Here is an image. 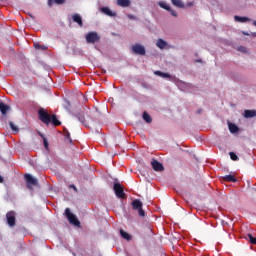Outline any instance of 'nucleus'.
<instances>
[{
	"mask_svg": "<svg viewBox=\"0 0 256 256\" xmlns=\"http://www.w3.org/2000/svg\"><path fill=\"white\" fill-rule=\"evenodd\" d=\"M38 117L45 125H49V123H52L54 127H59V125H61V121L57 119V115H51L43 108L38 110Z\"/></svg>",
	"mask_w": 256,
	"mask_h": 256,
	"instance_id": "obj_1",
	"label": "nucleus"
},
{
	"mask_svg": "<svg viewBox=\"0 0 256 256\" xmlns=\"http://www.w3.org/2000/svg\"><path fill=\"white\" fill-rule=\"evenodd\" d=\"M131 205L134 211H138L140 217H145V210H143V202L141 200L135 199Z\"/></svg>",
	"mask_w": 256,
	"mask_h": 256,
	"instance_id": "obj_2",
	"label": "nucleus"
},
{
	"mask_svg": "<svg viewBox=\"0 0 256 256\" xmlns=\"http://www.w3.org/2000/svg\"><path fill=\"white\" fill-rule=\"evenodd\" d=\"M65 215L72 225H75L76 227H79L81 225V222H79V219H77V216H75L73 213H71V209L66 208L65 209Z\"/></svg>",
	"mask_w": 256,
	"mask_h": 256,
	"instance_id": "obj_3",
	"label": "nucleus"
},
{
	"mask_svg": "<svg viewBox=\"0 0 256 256\" xmlns=\"http://www.w3.org/2000/svg\"><path fill=\"white\" fill-rule=\"evenodd\" d=\"M113 190L116 197H118V199H125L126 197L125 190L123 189V186L121 185V183L119 182L114 183Z\"/></svg>",
	"mask_w": 256,
	"mask_h": 256,
	"instance_id": "obj_4",
	"label": "nucleus"
},
{
	"mask_svg": "<svg viewBox=\"0 0 256 256\" xmlns=\"http://www.w3.org/2000/svg\"><path fill=\"white\" fill-rule=\"evenodd\" d=\"M101 41V36L97 32H89L86 34V43L94 44L99 43Z\"/></svg>",
	"mask_w": 256,
	"mask_h": 256,
	"instance_id": "obj_5",
	"label": "nucleus"
},
{
	"mask_svg": "<svg viewBox=\"0 0 256 256\" xmlns=\"http://www.w3.org/2000/svg\"><path fill=\"white\" fill-rule=\"evenodd\" d=\"M132 52L135 55H145V53H146L145 46L141 45L140 43H137L132 46Z\"/></svg>",
	"mask_w": 256,
	"mask_h": 256,
	"instance_id": "obj_6",
	"label": "nucleus"
},
{
	"mask_svg": "<svg viewBox=\"0 0 256 256\" xmlns=\"http://www.w3.org/2000/svg\"><path fill=\"white\" fill-rule=\"evenodd\" d=\"M24 179L27 183L28 189H31V185L37 186L38 184L37 179L31 176V174H25Z\"/></svg>",
	"mask_w": 256,
	"mask_h": 256,
	"instance_id": "obj_7",
	"label": "nucleus"
},
{
	"mask_svg": "<svg viewBox=\"0 0 256 256\" xmlns=\"http://www.w3.org/2000/svg\"><path fill=\"white\" fill-rule=\"evenodd\" d=\"M7 223L10 227H15V211L6 214Z\"/></svg>",
	"mask_w": 256,
	"mask_h": 256,
	"instance_id": "obj_8",
	"label": "nucleus"
},
{
	"mask_svg": "<svg viewBox=\"0 0 256 256\" xmlns=\"http://www.w3.org/2000/svg\"><path fill=\"white\" fill-rule=\"evenodd\" d=\"M101 13H104V15H107L108 17H117V13L111 11L109 7H102L100 8Z\"/></svg>",
	"mask_w": 256,
	"mask_h": 256,
	"instance_id": "obj_9",
	"label": "nucleus"
},
{
	"mask_svg": "<svg viewBox=\"0 0 256 256\" xmlns=\"http://www.w3.org/2000/svg\"><path fill=\"white\" fill-rule=\"evenodd\" d=\"M151 165L154 169V171H163V164H161L159 161L157 160H152Z\"/></svg>",
	"mask_w": 256,
	"mask_h": 256,
	"instance_id": "obj_10",
	"label": "nucleus"
},
{
	"mask_svg": "<svg viewBox=\"0 0 256 256\" xmlns=\"http://www.w3.org/2000/svg\"><path fill=\"white\" fill-rule=\"evenodd\" d=\"M72 20L74 23H77L79 27H83V18H81V15L79 14L72 15Z\"/></svg>",
	"mask_w": 256,
	"mask_h": 256,
	"instance_id": "obj_11",
	"label": "nucleus"
},
{
	"mask_svg": "<svg viewBox=\"0 0 256 256\" xmlns=\"http://www.w3.org/2000/svg\"><path fill=\"white\" fill-rule=\"evenodd\" d=\"M223 181H226L227 183H237V178L235 176L229 174L224 177H222Z\"/></svg>",
	"mask_w": 256,
	"mask_h": 256,
	"instance_id": "obj_12",
	"label": "nucleus"
},
{
	"mask_svg": "<svg viewBox=\"0 0 256 256\" xmlns=\"http://www.w3.org/2000/svg\"><path fill=\"white\" fill-rule=\"evenodd\" d=\"M244 117L246 119H251L253 117H256V110H245L244 111Z\"/></svg>",
	"mask_w": 256,
	"mask_h": 256,
	"instance_id": "obj_13",
	"label": "nucleus"
},
{
	"mask_svg": "<svg viewBox=\"0 0 256 256\" xmlns=\"http://www.w3.org/2000/svg\"><path fill=\"white\" fill-rule=\"evenodd\" d=\"M118 7H130L131 0H117Z\"/></svg>",
	"mask_w": 256,
	"mask_h": 256,
	"instance_id": "obj_14",
	"label": "nucleus"
},
{
	"mask_svg": "<svg viewBox=\"0 0 256 256\" xmlns=\"http://www.w3.org/2000/svg\"><path fill=\"white\" fill-rule=\"evenodd\" d=\"M171 1L174 7H178L179 9H185V4L183 3L182 0H171Z\"/></svg>",
	"mask_w": 256,
	"mask_h": 256,
	"instance_id": "obj_15",
	"label": "nucleus"
},
{
	"mask_svg": "<svg viewBox=\"0 0 256 256\" xmlns=\"http://www.w3.org/2000/svg\"><path fill=\"white\" fill-rule=\"evenodd\" d=\"M0 111L2 115H7V111H9V105L5 104L4 102H0Z\"/></svg>",
	"mask_w": 256,
	"mask_h": 256,
	"instance_id": "obj_16",
	"label": "nucleus"
},
{
	"mask_svg": "<svg viewBox=\"0 0 256 256\" xmlns=\"http://www.w3.org/2000/svg\"><path fill=\"white\" fill-rule=\"evenodd\" d=\"M156 46L159 49H165V47H167V42L164 41L163 39H158L157 42H156Z\"/></svg>",
	"mask_w": 256,
	"mask_h": 256,
	"instance_id": "obj_17",
	"label": "nucleus"
},
{
	"mask_svg": "<svg viewBox=\"0 0 256 256\" xmlns=\"http://www.w3.org/2000/svg\"><path fill=\"white\" fill-rule=\"evenodd\" d=\"M155 75H158L159 77H163V79H173V76H170L169 73H163L161 71L154 72Z\"/></svg>",
	"mask_w": 256,
	"mask_h": 256,
	"instance_id": "obj_18",
	"label": "nucleus"
},
{
	"mask_svg": "<svg viewBox=\"0 0 256 256\" xmlns=\"http://www.w3.org/2000/svg\"><path fill=\"white\" fill-rule=\"evenodd\" d=\"M229 131H230V133H239V127H237V125L231 123V124H229Z\"/></svg>",
	"mask_w": 256,
	"mask_h": 256,
	"instance_id": "obj_19",
	"label": "nucleus"
},
{
	"mask_svg": "<svg viewBox=\"0 0 256 256\" xmlns=\"http://www.w3.org/2000/svg\"><path fill=\"white\" fill-rule=\"evenodd\" d=\"M120 235L123 239H126V241H131V235L125 232V230H120Z\"/></svg>",
	"mask_w": 256,
	"mask_h": 256,
	"instance_id": "obj_20",
	"label": "nucleus"
},
{
	"mask_svg": "<svg viewBox=\"0 0 256 256\" xmlns=\"http://www.w3.org/2000/svg\"><path fill=\"white\" fill-rule=\"evenodd\" d=\"M234 19H235V21H238L239 23H247V21H251L247 17H240V16H235Z\"/></svg>",
	"mask_w": 256,
	"mask_h": 256,
	"instance_id": "obj_21",
	"label": "nucleus"
},
{
	"mask_svg": "<svg viewBox=\"0 0 256 256\" xmlns=\"http://www.w3.org/2000/svg\"><path fill=\"white\" fill-rule=\"evenodd\" d=\"M77 119L80 121V123H82V125L87 127V122L85 121V114H78Z\"/></svg>",
	"mask_w": 256,
	"mask_h": 256,
	"instance_id": "obj_22",
	"label": "nucleus"
},
{
	"mask_svg": "<svg viewBox=\"0 0 256 256\" xmlns=\"http://www.w3.org/2000/svg\"><path fill=\"white\" fill-rule=\"evenodd\" d=\"M246 240L249 241V243H251L252 245H256V238L253 237V235L247 234Z\"/></svg>",
	"mask_w": 256,
	"mask_h": 256,
	"instance_id": "obj_23",
	"label": "nucleus"
},
{
	"mask_svg": "<svg viewBox=\"0 0 256 256\" xmlns=\"http://www.w3.org/2000/svg\"><path fill=\"white\" fill-rule=\"evenodd\" d=\"M158 5H159V7H161L162 9H165L166 11H171V7L168 6V4L165 3V2H163V1L159 2Z\"/></svg>",
	"mask_w": 256,
	"mask_h": 256,
	"instance_id": "obj_24",
	"label": "nucleus"
},
{
	"mask_svg": "<svg viewBox=\"0 0 256 256\" xmlns=\"http://www.w3.org/2000/svg\"><path fill=\"white\" fill-rule=\"evenodd\" d=\"M35 49H40L41 51H47V46L41 45L40 43H34Z\"/></svg>",
	"mask_w": 256,
	"mask_h": 256,
	"instance_id": "obj_25",
	"label": "nucleus"
},
{
	"mask_svg": "<svg viewBox=\"0 0 256 256\" xmlns=\"http://www.w3.org/2000/svg\"><path fill=\"white\" fill-rule=\"evenodd\" d=\"M143 119L146 121V123H151L152 121L151 116L147 112L143 113Z\"/></svg>",
	"mask_w": 256,
	"mask_h": 256,
	"instance_id": "obj_26",
	"label": "nucleus"
},
{
	"mask_svg": "<svg viewBox=\"0 0 256 256\" xmlns=\"http://www.w3.org/2000/svg\"><path fill=\"white\" fill-rule=\"evenodd\" d=\"M9 125L12 131H14V133H19V128L17 127V125H15V123L9 122Z\"/></svg>",
	"mask_w": 256,
	"mask_h": 256,
	"instance_id": "obj_27",
	"label": "nucleus"
},
{
	"mask_svg": "<svg viewBox=\"0 0 256 256\" xmlns=\"http://www.w3.org/2000/svg\"><path fill=\"white\" fill-rule=\"evenodd\" d=\"M229 155L232 161H239V157L237 156V154H235V152H230Z\"/></svg>",
	"mask_w": 256,
	"mask_h": 256,
	"instance_id": "obj_28",
	"label": "nucleus"
},
{
	"mask_svg": "<svg viewBox=\"0 0 256 256\" xmlns=\"http://www.w3.org/2000/svg\"><path fill=\"white\" fill-rule=\"evenodd\" d=\"M43 145L45 149H49V142L47 141V138H43Z\"/></svg>",
	"mask_w": 256,
	"mask_h": 256,
	"instance_id": "obj_29",
	"label": "nucleus"
},
{
	"mask_svg": "<svg viewBox=\"0 0 256 256\" xmlns=\"http://www.w3.org/2000/svg\"><path fill=\"white\" fill-rule=\"evenodd\" d=\"M238 51H241V53H247V48L245 46L238 47Z\"/></svg>",
	"mask_w": 256,
	"mask_h": 256,
	"instance_id": "obj_30",
	"label": "nucleus"
},
{
	"mask_svg": "<svg viewBox=\"0 0 256 256\" xmlns=\"http://www.w3.org/2000/svg\"><path fill=\"white\" fill-rule=\"evenodd\" d=\"M54 3H56V5H63V3H65V0H54Z\"/></svg>",
	"mask_w": 256,
	"mask_h": 256,
	"instance_id": "obj_31",
	"label": "nucleus"
},
{
	"mask_svg": "<svg viewBox=\"0 0 256 256\" xmlns=\"http://www.w3.org/2000/svg\"><path fill=\"white\" fill-rule=\"evenodd\" d=\"M168 11H170V13H171V15H172L173 17H177V11L172 10L171 8H170V10H168Z\"/></svg>",
	"mask_w": 256,
	"mask_h": 256,
	"instance_id": "obj_32",
	"label": "nucleus"
},
{
	"mask_svg": "<svg viewBox=\"0 0 256 256\" xmlns=\"http://www.w3.org/2000/svg\"><path fill=\"white\" fill-rule=\"evenodd\" d=\"M48 5L51 7V5H53V0H48Z\"/></svg>",
	"mask_w": 256,
	"mask_h": 256,
	"instance_id": "obj_33",
	"label": "nucleus"
},
{
	"mask_svg": "<svg viewBox=\"0 0 256 256\" xmlns=\"http://www.w3.org/2000/svg\"><path fill=\"white\" fill-rule=\"evenodd\" d=\"M128 19H135V16L128 14Z\"/></svg>",
	"mask_w": 256,
	"mask_h": 256,
	"instance_id": "obj_34",
	"label": "nucleus"
},
{
	"mask_svg": "<svg viewBox=\"0 0 256 256\" xmlns=\"http://www.w3.org/2000/svg\"><path fill=\"white\" fill-rule=\"evenodd\" d=\"M66 137H67V139H70L71 134H69V132H67Z\"/></svg>",
	"mask_w": 256,
	"mask_h": 256,
	"instance_id": "obj_35",
	"label": "nucleus"
},
{
	"mask_svg": "<svg viewBox=\"0 0 256 256\" xmlns=\"http://www.w3.org/2000/svg\"><path fill=\"white\" fill-rule=\"evenodd\" d=\"M4 179L0 176V183H3Z\"/></svg>",
	"mask_w": 256,
	"mask_h": 256,
	"instance_id": "obj_36",
	"label": "nucleus"
},
{
	"mask_svg": "<svg viewBox=\"0 0 256 256\" xmlns=\"http://www.w3.org/2000/svg\"><path fill=\"white\" fill-rule=\"evenodd\" d=\"M71 187L74 189V191H77V187H75L74 185H72Z\"/></svg>",
	"mask_w": 256,
	"mask_h": 256,
	"instance_id": "obj_37",
	"label": "nucleus"
},
{
	"mask_svg": "<svg viewBox=\"0 0 256 256\" xmlns=\"http://www.w3.org/2000/svg\"><path fill=\"white\" fill-rule=\"evenodd\" d=\"M252 36H253V37H256V32H254V33L252 34Z\"/></svg>",
	"mask_w": 256,
	"mask_h": 256,
	"instance_id": "obj_38",
	"label": "nucleus"
},
{
	"mask_svg": "<svg viewBox=\"0 0 256 256\" xmlns=\"http://www.w3.org/2000/svg\"><path fill=\"white\" fill-rule=\"evenodd\" d=\"M188 5H189V7H191V5H192V4H191V3H189Z\"/></svg>",
	"mask_w": 256,
	"mask_h": 256,
	"instance_id": "obj_39",
	"label": "nucleus"
},
{
	"mask_svg": "<svg viewBox=\"0 0 256 256\" xmlns=\"http://www.w3.org/2000/svg\"><path fill=\"white\" fill-rule=\"evenodd\" d=\"M198 113H201V110H199Z\"/></svg>",
	"mask_w": 256,
	"mask_h": 256,
	"instance_id": "obj_40",
	"label": "nucleus"
}]
</instances>
